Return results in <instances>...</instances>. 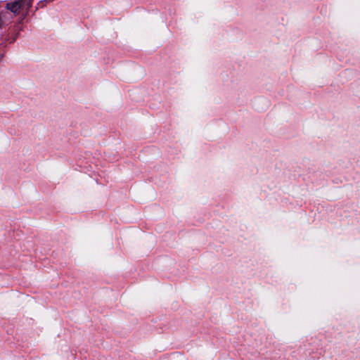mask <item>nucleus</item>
<instances>
[{"instance_id":"f03ea898","label":"nucleus","mask_w":360,"mask_h":360,"mask_svg":"<svg viewBox=\"0 0 360 360\" xmlns=\"http://www.w3.org/2000/svg\"><path fill=\"white\" fill-rule=\"evenodd\" d=\"M22 3L23 8H26V9H29L32 4V0H22Z\"/></svg>"},{"instance_id":"f257e3e1","label":"nucleus","mask_w":360,"mask_h":360,"mask_svg":"<svg viewBox=\"0 0 360 360\" xmlns=\"http://www.w3.org/2000/svg\"><path fill=\"white\" fill-rule=\"evenodd\" d=\"M6 8L14 14H18L20 11L23 8L22 0H15L9 2L6 4Z\"/></svg>"}]
</instances>
